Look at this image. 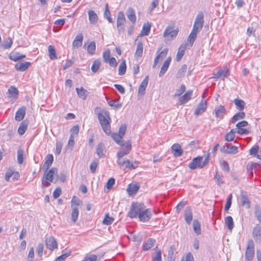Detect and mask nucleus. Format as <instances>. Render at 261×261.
<instances>
[{
    "mask_svg": "<svg viewBox=\"0 0 261 261\" xmlns=\"http://www.w3.org/2000/svg\"><path fill=\"white\" fill-rule=\"evenodd\" d=\"M95 49L96 45L95 42H91L87 47L88 53L90 55H93L95 53Z\"/></svg>",
    "mask_w": 261,
    "mask_h": 261,
    "instance_id": "3c124183",
    "label": "nucleus"
},
{
    "mask_svg": "<svg viewBox=\"0 0 261 261\" xmlns=\"http://www.w3.org/2000/svg\"><path fill=\"white\" fill-rule=\"evenodd\" d=\"M253 238L256 241L261 242V226L256 225L252 231Z\"/></svg>",
    "mask_w": 261,
    "mask_h": 261,
    "instance_id": "4468645a",
    "label": "nucleus"
},
{
    "mask_svg": "<svg viewBox=\"0 0 261 261\" xmlns=\"http://www.w3.org/2000/svg\"><path fill=\"white\" fill-rule=\"evenodd\" d=\"M234 137V132L233 129H231L230 131L226 135L225 140L228 142L232 141L233 140Z\"/></svg>",
    "mask_w": 261,
    "mask_h": 261,
    "instance_id": "680f3d73",
    "label": "nucleus"
},
{
    "mask_svg": "<svg viewBox=\"0 0 261 261\" xmlns=\"http://www.w3.org/2000/svg\"><path fill=\"white\" fill-rule=\"evenodd\" d=\"M186 49V46H182V45L178 48V52L176 55V60L177 61H179L182 58L185 51Z\"/></svg>",
    "mask_w": 261,
    "mask_h": 261,
    "instance_id": "ea45409f",
    "label": "nucleus"
},
{
    "mask_svg": "<svg viewBox=\"0 0 261 261\" xmlns=\"http://www.w3.org/2000/svg\"><path fill=\"white\" fill-rule=\"evenodd\" d=\"M31 65V63L24 62L23 63H18L15 66V69L18 71H24L26 70Z\"/></svg>",
    "mask_w": 261,
    "mask_h": 261,
    "instance_id": "412c9836",
    "label": "nucleus"
},
{
    "mask_svg": "<svg viewBox=\"0 0 261 261\" xmlns=\"http://www.w3.org/2000/svg\"><path fill=\"white\" fill-rule=\"evenodd\" d=\"M234 102L238 110L242 111L244 109L245 103L243 100L236 98L234 100Z\"/></svg>",
    "mask_w": 261,
    "mask_h": 261,
    "instance_id": "58836bf2",
    "label": "nucleus"
},
{
    "mask_svg": "<svg viewBox=\"0 0 261 261\" xmlns=\"http://www.w3.org/2000/svg\"><path fill=\"white\" fill-rule=\"evenodd\" d=\"M18 93V90L15 87L11 86L8 90V94L9 97H15Z\"/></svg>",
    "mask_w": 261,
    "mask_h": 261,
    "instance_id": "49530a36",
    "label": "nucleus"
},
{
    "mask_svg": "<svg viewBox=\"0 0 261 261\" xmlns=\"http://www.w3.org/2000/svg\"><path fill=\"white\" fill-rule=\"evenodd\" d=\"M241 201L243 206L245 207L247 209L250 207V201L247 196L244 193H241Z\"/></svg>",
    "mask_w": 261,
    "mask_h": 261,
    "instance_id": "b1692460",
    "label": "nucleus"
},
{
    "mask_svg": "<svg viewBox=\"0 0 261 261\" xmlns=\"http://www.w3.org/2000/svg\"><path fill=\"white\" fill-rule=\"evenodd\" d=\"M101 62L99 60H95L91 66V70L93 73H96L98 70L100 66H101Z\"/></svg>",
    "mask_w": 261,
    "mask_h": 261,
    "instance_id": "79ce46f5",
    "label": "nucleus"
},
{
    "mask_svg": "<svg viewBox=\"0 0 261 261\" xmlns=\"http://www.w3.org/2000/svg\"><path fill=\"white\" fill-rule=\"evenodd\" d=\"M72 212L71 217L72 221L74 223L76 222L79 215V210L78 207L71 208Z\"/></svg>",
    "mask_w": 261,
    "mask_h": 261,
    "instance_id": "4c0bfd02",
    "label": "nucleus"
},
{
    "mask_svg": "<svg viewBox=\"0 0 261 261\" xmlns=\"http://www.w3.org/2000/svg\"><path fill=\"white\" fill-rule=\"evenodd\" d=\"M17 162L18 164H22L23 161V150L21 149H19L17 150Z\"/></svg>",
    "mask_w": 261,
    "mask_h": 261,
    "instance_id": "4d7b16f0",
    "label": "nucleus"
},
{
    "mask_svg": "<svg viewBox=\"0 0 261 261\" xmlns=\"http://www.w3.org/2000/svg\"><path fill=\"white\" fill-rule=\"evenodd\" d=\"M100 110L99 108H96L95 111L97 113L98 118L103 130L106 134L109 135L111 133V118L109 112L106 110L99 112Z\"/></svg>",
    "mask_w": 261,
    "mask_h": 261,
    "instance_id": "f03ea898",
    "label": "nucleus"
},
{
    "mask_svg": "<svg viewBox=\"0 0 261 261\" xmlns=\"http://www.w3.org/2000/svg\"><path fill=\"white\" fill-rule=\"evenodd\" d=\"M76 91L77 92V93L79 95V96L83 99H85L87 96L88 92L87 90L84 89L83 87H81V88H76Z\"/></svg>",
    "mask_w": 261,
    "mask_h": 261,
    "instance_id": "e433bc0d",
    "label": "nucleus"
},
{
    "mask_svg": "<svg viewBox=\"0 0 261 261\" xmlns=\"http://www.w3.org/2000/svg\"><path fill=\"white\" fill-rule=\"evenodd\" d=\"M25 107H22L19 108L16 113L15 120L18 121L22 120L25 115Z\"/></svg>",
    "mask_w": 261,
    "mask_h": 261,
    "instance_id": "aec40b11",
    "label": "nucleus"
},
{
    "mask_svg": "<svg viewBox=\"0 0 261 261\" xmlns=\"http://www.w3.org/2000/svg\"><path fill=\"white\" fill-rule=\"evenodd\" d=\"M254 214L256 220L261 224V208L258 206L254 207Z\"/></svg>",
    "mask_w": 261,
    "mask_h": 261,
    "instance_id": "a18cd8bd",
    "label": "nucleus"
},
{
    "mask_svg": "<svg viewBox=\"0 0 261 261\" xmlns=\"http://www.w3.org/2000/svg\"><path fill=\"white\" fill-rule=\"evenodd\" d=\"M193 229L194 232L197 234L199 235L201 233V228H200V224L198 220H195L193 221Z\"/></svg>",
    "mask_w": 261,
    "mask_h": 261,
    "instance_id": "de8ad7c7",
    "label": "nucleus"
},
{
    "mask_svg": "<svg viewBox=\"0 0 261 261\" xmlns=\"http://www.w3.org/2000/svg\"><path fill=\"white\" fill-rule=\"evenodd\" d=\"M140 188L138 183L130 184L128 186L127 192L129 195H134L136 194Z\"/></svg>",
    "mask_w": 261,
    "mask_h": 261,
    "instance_id": "2eb2a0df",
    "label": "nucleus"
},
{
    "mask_svg": "<svg viewBox=\"0 0 261 261\" xmlns=\"http://www.w3.org/2000/svg\"><path fill=\"white\" fill-rule=\"evenodd\" d=\"M148 83V76H146L144 79L141 83L139 89H138V94H141V95H144L145 92V89L147 87Z\"/></svg>",
    "mask_w": 261,
    "mask_h": 261,
    "instance_id": "f3484780",
    "label": "nucleus"
},
{
    "mask_svg": "<svg viewBox=\"0 0 261 261\" xmlns=\"http://www.w3.org/2000/svg\"><path fill=\"white\" fill-rule=\"evenodd\" d=\"M46 246L47 248L53 250L57 248L58 244L56 239L53 237H49L46 239Z\"/></svg>",
    "mask_w": 261,
    "mask_h": 261,
    "instance_id": "ddd939ff",
    "label": "nucleus"
},
{
    "mask_svg": "<svg viewBox=\"0 0 261 261\" xmlns=\"http://www.w3.org/2000/svg\"><path fill=\"white\" fill-rule=\"evenodd\" d=\"M254 254V245L252 240L248 241L245 253V259L250 261L253 259Z\"/></svg>",
    "mask_w": 261,
    "mask_h": 261,
    "instance_id": "39448f33",
    "label": "nucleus"
},
{
    "mask_svg": "<svg viewBox=\"0 0 261 261\" xmlns=\"http://www.w3.org/2000/svg\"><path fill=\"white\" fill-rule=\"evenodd\" d=\"M178 32V29H174L173 27L168 26L166 27L163 33V36L169 40H172L177 36Z\"/></svg>",
    "mask_w": 261,
    "mask_h": 261,
    "instance_id": "0eeeda50",
    "label": "nucleus"
},
{
    "mask_svg": "<svg viewBox=\"0 0 261 261\" xmlns=\"http://www.w3.org/2000/svg\"><path fill=\"white\" fill-rule=\"evenodd\" d=\"M143 45L141 42L138 43L137 49L135 53V56L138 57H141L143 54Z\"/></svg>",
    "mask_w": 261,
    "mask_h": 261,
    "instance_id": "c03bdc74",
    "label": "nucleus"
},
{
    "mask_svg": "<svg viewBox=\"0 0 261 261\" xmlns=\"http://www.w3.org/2000/svg\"><path fill=\"white\" fill-rule=\"evenodd\" d=\"M118 165L120 167H125V168L130 170L135 169L138 167V163L137 162L134 163L130 162L128 160H123L122 159H118L117 161Z\"/></svg>",
    "mask_w": 261,
    "mask_h": 261,
    "instance_id": "423d86ee",
    "label": "nucleus"
},
{
    "mask_svg": "<svg viewBox=\"0 0 261 261\" xmlns=\"http://www.w3.org/2000/svg\"><path fill=\"white\" fill-rule=\"evenodd\" d=\"M88 13L90 22L95 24L98 21L97 15L93 10H89Z\"/></svg>",
    "mask_w": 261,
    "mask_h": 261,
    "instance_id": "cd10ccee",
    "label": "nucleus"
},
{
    "mask_svg": "<svg viewBox=\"0 0 261 261\" xmlns=\"http://www.w3.org/2000/svg\"><path fill=\"white\" fill-rule=\"evenodd\" d=\"M156 251L155 255L152 257V261H162L161 250H156Z\"/></svg>",
    "mask_w": 261,
    "mask_h": 261,
    "instance_id": "338daca9",
    "label": "nucleus"
},
{
    "mask_svg": "<svg viewBox=\"0 0 261 261\" xmlns=\"http://www.w3.org/2000/svg\"><path fill=\"white\" fill-rule=\"evenodd\" d=\"M245 117V113L244 112H238L235 114L231 119V122L234 123L237 121L244 119Z\"/></svg>",
    "mask_w": 261,
    "mask_h": 261,
    "instance_id": "a19ab883",
    "label": "nucleus"
},
{
    "mask_svg": "<svg viewBox=\"0 0 261 261\" xmlns=\"http://www.w3.org/2000/svg\"><path fill=\"white\" fill-rule=\"evenodd\" d=\"M257 165V164L256 163L250 162L248 163L247 165L246 168L248 172H249L251 176L253 175L252 169L255 168Z\"/></svg>",
    "mask_w": 261,
    "mask_h": 261,
    "instance_id": "864d4df0",
    "label": "nucleus"
},
{
    "mask_svg": "<svg viewBox=\"0 0 261 261\" xmlns=\"http://www.w3.org/2000/svg\"><path fill=\"white\" fill-rule=\"evenodd\" d=\"M53 155L51 154H48L45 159V162L43 164L42 169L45 172H47L53 162Z\"/></svg>",
    "mask_w": 261,
    "mask_h": 261,
    "instance_id": "a211bd4d",
    "label": "nucleus"
},
{
    "mask_svg": "<svg viewBox=\"0 0 261 261\" xmlns=\"http://www.w3.org/2000/svg\"><path fill=\"white\" fill-rule=\"evenodd\" d=\"M204 23L203 14L199 12L195 18L192 31L198 33L202 29Z\"/></svg>",
    "mask_w": 261,
    "mask_h": 261,
    "instance_id": "20e7f679",
    "label": "nucleus"
},
{
    "mask_svg": "<svg viewBox=\"0 0 261 261\" xmlns=\"http://www.w3.org/2000/svg\"><path fill=\"white\" fill-rule=\"evenodd\" d=\"M202 157L198 156L194 158L189 164V167L191 169H195L197 168H203L202 165Z\"/></svg>",
    "mask_w": 261,
    "mask_h": 261,
    "instance_id": "f8f14e48",
    "label": "nucleus"
},
{
    "mask_svg": "<svg viewBox=\"0 0 261 261\" xmlns=\"http://www.w3.org/2000/svg\"><path fill=\"white\" fill-rule=\"evenodd\" d=\"M220 150L223 153L233 154H236L238 151V147L230 144L222 146Z\"/></svg>",
    "mask_w": 261,
    "mask_h": 261,
    "instance_id": "9b49d317",
    "label": "nucleus"
},
{
    "mask_svg": "<svg viewBox=\"0 0 261 261\" xmlns=\"http://www.w3.org/2000/svg\"><path fill=\"white\" fill-rule=\"evenodd\" d=\"M124 148L117 152V158L122 159L123 156L127 155L132 150V143L130 141H127L124 143Z\"/></svg>",
    "mask_w": 261,
    "mask_h": 261,
    "instance_id": "6e6552de",
    "label": "nucleus"
},
{
    "mask_svg": "<svg viewBox=\"0 0 261 261\" xmlns=\"http://www.w3.org/2000/svg\"><path fill=\"white\" fill-rule=\"evenodd\" d=\"M126 15L128 19L133 23H135L136 16L135 10L131 7L128 8L126 11Z\"/></svg>",
    "mask_w": 261,
    "mask_h": 261,
    "instance_id": "5701e85b",
    "label": "nucleus"
},
{
    "mask_svg": "<svg viewBox=\"0 0 261 261\" xmlns=\"http://www.w3.org/2000/svg\"><path fill=\"white\" fill-rule=\"evenodd\" d=\"M105 146L102 143H99L96 148V153L99 158H101L105 156Z\"/></svg>",
    "mask_w": 261,
    "mask_h": 261,
    "instance_id": "2f4dec72",
    "label": "nucleus"
},
{
    "mask_svg": "<svg viewBox=\"0 0 261 261\" xmlns=\"http://www.w3.org/2000/svg\"><path fill=\"white\" fill-rule=\"evenodd\" d=\"M83 40V36L82 34H79L74 40L72 45L74 47H79L82 46Z\"/></svg>",
    "mask_w": 261,
    "mask_h": 261,
    "instance_id": "bb28decb",
    "label": "nucleus"
},
{
    "mask_svg": "<svg viewBox=\"0 0 261 261\" xmlns=\"http://www.w3.org/2000/svg\"><path fill=\"white\" fill-rule=\"evenodd\" d=\"M225 223L227 225L228 230L230 231L234 227V222L231 216H227L225 219Z\"/></svg>",
    "mask_w": 261,
    "mask_h": 261,
    "instance_id": "473e14b6",
    "label": "nucleus"
},
{
    "mask_svg": "<svg viewBox=\"0 0 261 261\" xmlns=\"http://www.w3.org/2000/svg\"><path fill=\"white\" fill-rule=\"evenodd\" d=\"M192 90H188L184 95L178 98V100L181 105L187 103L191 98L192 95Z\"/></svg>",
    "mask_w": 261,
    "mask_h": 261,
    "instance_id": "dca6fc26",
    "label": "nucleus"
},
{
    "mask_svg": "<svg viewBox=\"0 0 261 261\" xmlns=\"http://www.w3.org/2000/svg\"><path fill=\"white\" fill-rule=\"evenodd\" d=\"M197 33L193 31H192L190 34L188 36L187 42L190 44V46H192L194 42L197 37Z\"/></svg>",
    "mask_w": 261,
    "mask_h": 261,
    "instance_id": "37998d69",
    "label": "nucleus"
},
{
    "mask_svg": "<svg viewBox=\"0 0 261 261\" xmlns=\"http://www.w3.org/2000/svg\"><path fill=\"white\" fill-rule=\"evenodd\" d=\"M186 86L184 85H181L179 89L176 90L174 96H181V94L185 91Z\"/></svg>",
    "mask_w": 261,
    "mask_h": 261,
    "instance_id": "e2e57ef3",
    "label": "nucleus"
},
{
    "mask_svg": "<svg viewBox=\"0 0 261 261\" xmlns=\"http://www.w3.org/2000/svg\"><path fill=\"white\" fill-rule=\"evenodd\" d=\"M155 240L154 239L150 238L147 242L143 246V250L147 251L154 245Z\"/></svg>",
    "mask_w": 261,
    "mask_h": 261,
    "instance_id": "c756f323",
    "label": "nucleus"
},
{
    "mask_svg": "<svg viewBox=\"0 0 261 261\" xmlns=\"http://www.w3.org/2000/svg\"><path fill=\"white\" fill-rule=\"evenodd\" d=\"M161 48H159L156 52V57L155 58L154 60L153 68H155L157 64L160 61L163 60L167 55L168 49L166 48H164L162 51H160Z\"/></svg>",
    "mask_w": 261,
    "mask_h": 261,
    "instance_id": "1a4fd4ad",
    "label": "nucleus"
},
{
    "mask_svg": "<svg viewBox=\"0 0 261 261\" xmlns=\"http://www.w3.org/2000/svg\"><path fill=\"white\" fill-rule=\"evenodd\" d=\"M171 149L174 151V154L176 156H180L182 153V150L181 146L178 144H174L172 147Z\"/></svg>",
    "mask_w": 261,
    "mask_h": 261,
    "instance_id": "a878e982",
    "label": "nucleus"
},
{
    "mask_svg": "<svg viewBox=\"0 0 261 261\" xmlns=\"http://www.w3.org/2000/svg\"><path fill=\"white\" fill-rule=\"evenodd\" d=\"M126 66L125 61L123 60L119 66V74L120 75H122L124 74L126 72Z\"/></svg>",
    "mask_w": 261,
    "mask_h": 261,
    "instance_id": "8fccbe9b",
    "label": "nucleus"
},
{
    "mask_svg": "<svg viewBox=\"0 0 261 261\" xmlns=\"http://www.w3.org/2000/svg\"><path fill=\"white\" fill-rule=\"evenodd\" d=\"M187 66L185 64L182 65L181 68L178 70L177 76L178 77H181L183 76L187 71Z\"/></svg>",
    "mask_w": 261,
    "mask_h": 261,
    "instance_id": "13d9d810",
    "label": "nucleus"
},
{
    "mask_svg": "<svg viewBox=\"0 0 261 261\" xmlns=\"http://www.w3.org/2000/svg\"><path fill=\"white\" fill-rule=\"evenodd\" d=\"M28 126V124L25 122H22L18 127V133L20 135H22L24 134L25 130H27Z\"/></svg>",
    "mask_w": 261,
    "mask_h": 261,
    "instance_id": "09e8293b",
    "label": "nucleus"
},
{
    "mask_svg": "<svg viewBox=\"0 0 261 261\" xmlns=\"http://www.w3.org/2000/svg\"><path fill=\"white\" fill-rule=\"evenodd\" d=\"M219 71H222L221 79L224 80L225 78L227 77L229 75V70L227 68L225 67L223 69L219 70Z\"/></svg>",
    "mask_w": 261,
    "mask_h": 261,
    "instance_id": "0e129e2a",
    "label": "nucleus"
},
{
    "mask_svg": "<svg viewBox=\"0 0 261 261\" xmlns=\"http://www.w3.org/2000/svg\"><path fill=\"white\" fill-rule=\"evenodd\" d=\"M112 137L118 144H119L121 146H124V143H123V141L122 140L123 138L122 136H121L118 134H114L112 135Z\"/></svg>",
    "mask_w": 261,
    "mask_h": 261,
    "instance_id": "f704fd0d",
    "label": "nucleus"
},
{
    "mask_svg": "<svg viewBox=\"0 0 261 261\" xmlns=\"http://www.w3.org/2000/svg\"><path fill=\"white\" fill-rule=\"evenodd\" d=\"M97 256L95 254H87L82 261H96Z\"/></svg>",
    "mask_w": 261,
    "mask_h": 261,
    "instance_id": "052dcab7",
    "label": "nucleus"
},
{
    "mask_svg": "<svg viewBox=\"0 0 261 261\" xmlns=\"http://www.w3.org/2000/svg\"><path fill=\"white\" fill-rule=\"evenodd\" d=\"M57 173V169L52 168L47 172H46L42 179V185L44 187H48L50 185L49 182H53L54 175Z\"/></svg>",
    "mask_w": 261,
    "mask_h": 261,
    "instance_id": "7ed1b4c3",
    "label": "nucleus"
},
{
    "mask_svg": "<svg viewBox=\"0 0 261 261\" xmlns=\"http://www.w3.org/2000/svg\"><path fill=\"white\" fill-rule=\"evenodd\" d=\"M48 51L49 53V56L50 59L54 60L57 58L56 51L55 48L53 45H49L48 46Z\"/></svg>",
    "mask_w": 261,
    "mask_h": 261,
    "instance_id": "c9c22d12",
    "label": "nucleus"
},
{
    "mask_svg": "<svg viewBox=\"0 0 261 261\" xmlns=\"http://www.w3.org/2000/svg\"><path fill=\"white\" fill-rule=\"evenodd\" d=\"M185 219L188 224H191L193 216L192 211L190 207H186L185 211Z\"/></svg>",
    "mask_w": 261,
    "mask_h": 261,
    "instance_id": "c85d7f7f",
    "label": "nucleus"
},
{
    "mask_svg": "<svg viewBox=\"0 0 261 261\" xmlns=\"http://www.w3.org/2000/svg\"><path fill=\"white\" fill-rule=\"evenodd\" d=\"M215 111L216 117L220 119H222L225 113V109L223 106L216 107Z\"/></svg>",
    "mask_w": 261,
    "mask_h": 261,
    "instance_id": "393cba45",
    "label": "nucleus"
},
{
    "mask_svg": "<svg viewBox=\"0 0 261 261\" xmlns=\"http://www.w3.org/2000/svg\"><path fill=\"white\" fill-rule=\"evenodd\" d=\"M125 21V18L124 13L121 11L119 12L118 14L117 20V28L119 31H120L121 29H123L122 26L124 24Z\"/></svg>",
    "mask_w": 261,
    "mask_h": 261,
    "instance_id": "6ab92c4d",
    "label": "nucleus"
},
{
    "mask_svg": "<svg viewBox=\"0 0 261 261\" xmlns=\"http://www.w3.org/2000/svg\"><path fill=\"white\" fill-rule=\"evenodd\" d=\"M25 58V55H20L19 53H11L9 55V58L15 62Z\"/></svg>",
    "mask_w": 261,
    "mask_h": 261,
    "instance_id": "7c9ffc66",
    "label": "nucleus"
},
{
    "mask_svg": "<svg viewBox=\"0 0 261 261\" xmlns=\"http://www.w3.org/2000/svg\"><path fill=\"white\" fill-rule=\"evenodd\" d=\"M171 59L170 57H168L166 59V60L164 61V64L161 68V71L159 73V76H162L163 75L165 72L167 71L169 66L170 65Z\"/></svg>",
    "mask_w": 261,
    "mask_h": 261,
    "instance_id": "4be33fe9",
    "label": "nucleus"
},
{
    "mask_svg": "<svg viewBox=\"0 0 261 261\" xmlns=\"http://www.w3.org/2000/svg\"><path fill=\"white\" fill-rule=\"evenodd\" d=\"M79 132V126L77 125L74 126L70 129L71 134H70V137H72L73 138L76 137L77 136Z\"/></svg>",
    "mask_w": 261,
    "mask_h": 261,
    "instance_id": "bf43d9fd",
    "label": "nucleus"
},
{
    "mask_svg": "<svg viewBox=\"0 0 261 261\" xmlns=\"http://www.w3.org/2000/svg\"><path fill=\"white\" fill-rule=\"evenodd\" d=\"M128 215L132 218L138 216L141 221L147 222L151 218L152 214L150 209H146L143 203L137 202L132 203Z\"/></svg>",
    "mask_w": 261,
    "mask_h": 261,
    "instance_id": "f257e3e1",
    "label": "nucleus"
},
{
    "mask_svg": "<svg viewBox=\"0 0 261 261\" xmlns=\"http://www.w3.org/2000/svg\"><path fill=\"white\" fill-rule=\"evenodd\" d=\"M71 202V208L78 207L77 206L82 203L81 200L75 196L73 197Z\"/></svg>",
    "mask_w": 261,
    "mask_h": 261,
    "instance_id": "603ef678",
    "label": "nucleus"
},
{
    "mask_svg": "<svg viewBox=\"0 0 261 261\" xmlns=\"http://www.w3.org/2000/svg\"><path fill=\"white\" fill-rule=\"evenodd\" d=\"M220 165L221 168L226 172H229L230 168L228 163L224 160H221L220 161Z\"/></svg>",
    "mask_w": 261,
    "mask_h": 261,
    "instance_id": "5fc2aeb1",
    "label": "nucleus"
},
{
    "mask_svg": "<svg viewBox=\"0 0 261 261\" xmlns=\"http://www.w3.org/2000/svg\"><path fill=\"white\" fill-rule=\"evenodd\" d=\"M207 106L204 100V94H203L201 100L194 112V115L198 116L203 113L206 110Z\"/></svg>",
    "mask_w": 261,
    "mask_h": 261,
    "instance_id": "9d476101",
    "label": "nucleus"
},
{
    "mask_svg": "<svg viewBox=\"0 0 261 261\" xmlns=\"http://www.w3.org/2000/svg\"><path fill=\"white\" fill-rule=\"evenodd\" d=\"M110 51L109 49H107L103 53L102 57L104 61L106 63H108L110 58Z\"/></svg>",
    "mask_w": 261,
    "mask_h": 261,
    "instance_id": "774afa93",
    "label": "nucleus"
},
{
    "mask_svg": "<svg viewBox=\"0 0 261 261\" xmlns=\"http://www.w3.org/2000/svg\"><path fill=\"white\" fill-rule=\"evenodd\" d=\"M150 28L151 24L149 22L144 23L140 35L141 36H147L150 31Z\"/></svg>",
    "mask_w": 261,
    "mask_h": 261,
    "instance_id": "72a5a7b5",
    "label": "nucleus"
},
{
    "mask_svg": "<svg viewBox=\"0 0 261 261\" xmlns=\"http://www.w3.org/2000/svg\"><path fill=\"white\" fill-rule=\"evenodd\" d=\"M215 179L217 184L218 186H221L223 183V180L222 179V176L218 173V172H216V174L215 175Z\"/></svg>",
    "mask_w": 261,
    "mask_h": 261,
    "instance_id": "69168bd1",
    "label": "nucleus"
},
{
    "mask_svg": "<svg viewBox=\"0 0 261 261\" xmlns=\"http://www.w3.org/2000/svg\"><path fill=\"white\" fill-rule=\"evenodd\" d=\"M114 221V218L110 217L107 214L102 221V224L107 225L111 224Z\"/></svg>",
    "mask_w": 261,
    "mask_h": 261,
    "instance_id": "6e6d98bb",
    "label": "nucleus"
}]
</instances>
